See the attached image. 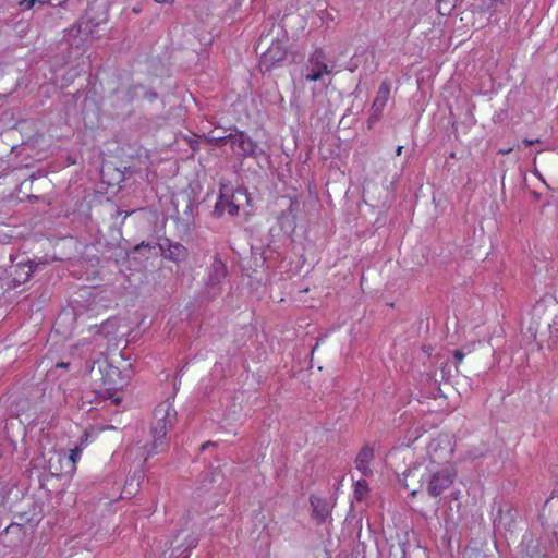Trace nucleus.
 Here are the masks:
<instances>
[{
    "label": "nucleus",
    "mask_w": 558,
    "mask_h": 558,
    "mask_svg": "<svg viewBox=\"0 0 558 558\" xmlns=\"http://www.w3.org/2000/svg\"><path fill=\"white\" fill-rule=\"evenodd\" d=\"M132 484H133V480H131V481L128 483V485L125 486V488H124V494H126V495H132V494H133V492H132V490H129V487H130V486H132Z\"/></svg>",
    "instance_id": "aec40b11"
},
{
    "label": "nucleus",
    "mask_w": 558,
    "mask_h": 558,
    "mask_svg": "<svg viewBox=\"0 0 558 558\" xmlns=\"http://www.w3.org/2000/svg\"><path fill=\"white\" fill-rule=\"evenodd\" d=\"M454 357L457 359L458 363H461L464 359V353L460 350L454 351Z\"/></svg>",
    "instance_id": "a211bd4d"
},
{
    "label": "nucleus",
    "mask_w": 558,
    "mask_h": 558,
    "mask_svg": "<svg viewBox=\"0 0 558 558\" xmlns=\"http://www.w3.org/2000/svg\"><path fill=\"white\" fill-rule=\"evenodd\" d=\"M21 10H29L34 7L35 0H15Z\"/></svg>",
    "instance_id": "f3484780"
},
{
    "label": "nucleus",
    "mask_w": 558,
    "mask_h": 558,
    "mask_svg": "<svg viewBox=\"0 0 558 558\" xmlns=\"http://www.w3.org/2000/svg\"><path fill=\"white\" fill-rule=\"evenodd\" d=\"M225 213H228L230 216H235L239 213V206L234 204L228 196L221 194L218 198L213 214L216 217L222 216Z\"/></svg>",
    "instance_id": "f8f14e48"
},
{
    "label": "nucleus",
    "mask_w": 558,
    "mask_h": 558,
    "mask_svg": "<svg viewBox=\"0 0 558 558\" xmlns=\"http://www.w3.org/2000/svg\"><path fill=\"white\" fill-rule=\"evenodd\" d=\"M198 544V537L190 530H181L171 542L169 558H189L191 550Z\"/></svg>",
    "instance_id": "0eeeda50"
},
{
    "label": "nucleus",
    "mask_w": 558,
    "mask_h": 558,
    "mask_svg": "<svg viewBox=\"0 0 558 558\" xmlns=\"http://www.w3.org/2000/svg\"><path fill=\"white\" fill-rule=\"evenodd\" d=\"M217 143H230L232 151L238 156H252L255 154V143L243 132H235L228 137H213Z\"/></svg>",
    "instance_id": "6e6552de"
},
{
    "label": "nucleus",
    "mask_w": 558,
    "mask_h": 558,
    "mask_svg": "<svg viewBox=\"0 0 558 558\" xmlns=\"http://www.w3.org/2000/svg\"><path fill=\"white\" fill-rule=\"evenodd\" d=\"M453 453L449 440L433 441L428 456L415 461L403 473L404 487L415 496L425 490L430 497H439L456 482L457 469L448 462Z\"/></svg>",
    "instance_id": "f257e3e1"
},
{
    "label": "nucleus",
    "mask_w": 558,
    "mask_h": 558,
    "mask_svg": "<svg viewBox=\"0 0 558 558\" xmlns=\"http://www.w3.org/2000/svg\"><path fill=\"white\" fill-rule=\"evenodd\" d=\"M510 151H512V148H504V149H500V150H499V154H501V155H507V154H509Z\"/></svg>",
    "instance_id": "4be33fe9"
},
{
    "label": "nucleus",
    "mask_w": 558,
    "mask_h": 558,
    "mask_svg": "<svg viewBox=\"0 0 558 558\" xmlns=\"http://www.w3.org/2000/svg\"><path fill=\"white\" fill-rule=\"evenodd\" d=\"M40 445L44 449L41 454V468L47 470L51 476L72 477L76 471V463L81 459L83 447L76 446L70 449L69 453L57 450L51 439L41 432Z\"/></svg>",
    "instance_id": "f03ea898"
},
{
    "label": "nucleus",
    "mask_w": 558,
    "mask_h": 558,
    "mask_svg": "<svg viewBox=\"0 0 558 558\" xmlns=\"http://www.w3.org/2000/svg\"><path fill=\"white\" fill-rule=\"evenodd\" d=\"M523 142H524V144H525L526 146H532V145H534V144L538 143V142H539V140H538V138H535V140H527V138H525Z\"/></svg>",
    "instance_id": "6ab92c4d"
},
{
    "label": "nucleus",
    "mask_w": 558,
    "mask_h": 558,
    "mask_svg": "<svg viewBox=\"0 0 558 558\" xmlns=\"http://www.w3.org/2000/svg\"><path fill=\"white\" fill-rule=\"evenodd\" d=\"M368 492V486H367V483L365 480H359L356 483H355V488H354V494H355V497L361 500L362 498H364L366 496Z\"/></svg>",
    "instance_id": "dca6fc26"
},
{
    "label": "nucleus",
    "mask_w": 558,
    "mask_h": 558,
    "mask_svg": "<svg viewBox=\"0 0 558 558\" xmlns=\"http://www.w3.org/2000/svg\"><path fill=\"white\" fill-rule=\"evenodd\" d=\"M97 364L101 380L100 396L104 399H110L114 404L120 403L122 400L120 390L129 384L133 375L131 366L128 365V367L120 369L106 359L99 360Z\"/></svg>",
    "instance_id": "7ed1b4c3"
},
{
    "label": "nucleus",
    "mask_w": 558,
    "mask_h": 558,
    "mask_svg": "<svg viewBox=\"0 0 558 558\" xmlns=\"http://www.w3.org/2000/svg\"><path fill=\"white\" fill-rule=\"evenodd\" d=\"M331 72L332 68L328 64L325 52L322 49H317L310 56L302 76L307 82H318L324 81Z\"/></svg>",
    "instance_id": "423d86ee"
},
{
    "label": "nucleus",
    "mask_w": 558,
    "mask_h": 558,
    "mask_svg": "<svg viewBox=\"0 0 558 558\" xmlns=\"http://www.w3.org/2000/svg\"><path fill=\"white\" fill-rule=\"evenodd\" d=\"M287 49L282 41L274 40L269 48L262 54L260 66L270 71L286 59Z\"/></svg>",
    "instance_id": "1a4fd4ad"
},
{
    "label": "nucleus",
    "mask_w": 558,
    "mask_h": 558,
    "mask_svg": "<svg viewBox=\"0 0 558 558\" xmlns=\"http://www.w3.org/2000/svg\"><path fill=\"white\" fill-rule=\"evenodd\" d=\"M476 557H477V558H484V557H483V556H481V555H476Z\"/></svg>",
    "instance_id": "b1692460"
},
{
    "label": "nucleus",
    "mask_w": 558,
    "mask_h": 558,
    "mask_svg": "<svg viewBox=\"0 0 558 558\" xmlns=\"http://www.w3.org/2000/svg\"><path fill=\"white\" fill-rule=\"evenodd\" d=\"M402 149H403V147H402V146H398V147H397V149H396V154H397L398 156H400V155H401V153H402Z\"/></svg>",
    "instance_id": "5701e85b"
},
{
    "label": "nucleus",
    "mask_w": 558,
    "mask_h": 558,
    "mask_svg": "<svg viewBox=\"0 0 558 558\" xmlns=\"http://www.w3.org/2000/svg\"><path fill=\"white\" fill-rule=\"evenodd\" d=\"M175 418L177 411L169 402H162L155 409L151 427L153 450L150 454L159 451V447L162 446L167 432L173 426Z\"/></svg>",
    "instance_id": "20e7f679"
},
{
    "label": "nucleus",
    "mask_w": 558,
    "mask_h": 558,
    "mask_svg": "<svg viewBox=\"0 0 558 558\" xmlns=\"http://www.w3.org/2000/svg\"><path fill=\"white\" fill-rule=\"evenodd\" d=\"M504 8V0H471L469 11L472 14V25L483 28L489 24Z\"/></svg>",
    "instance_id": "39448f33"
},
{
    "label": "nucleus",
    "mask_w": 558,
    "mask_h": 558,
    "mask_svg": "<svg viewBox=\"0 0 558 558\" xmlns=\"http://www.w3.org/2000/svg\"><path fill=\"white\" fill-rule=\"evenodd\" d=\"M391 84L389 81L381 82L376 97L372 105V119H377L383 112L389 97H390Z\"/></svg>",
    "instance_id": "9b49d317"
},
{
    "label": "nucleus",
    "mask_w": 558,
    "mask_h": 558,
    "mask_svg": "<svg viewBox=\"0 0 558 558\" xmlns=\"http://www.w3.org/2000/svg\"><path fill=\"white\" fill-rule=\"evenodd\" d=\"M184 256H185V248L182 245L175 244V245H171L170 246V248H169V257L171 259H173L175 262H179Z\"/></svg>",
    "instance_id": "2eb2a0df"
},
{
    "label": "nucleus",
    "mask_w": 558,
    "mask_h": 558,
    "mask_svg": "<svg viewBox=\"0 0 558 558\" xmlns=\"http://www.w3.org/2000/svg\"><path fill=\"white\" fill-rule=\"evenodd\" d=\"M374 460V448L369 445L363 446L356 454L355 469L364 476H372L371 463Z\"/></svg>",
    "instance_id": "9d476101"
},
{
    "label": "nucleus",
    "mask_w": 558,
    "mask_h": 558,
    "mask_svg": "<svg viewBox=\"0 0 558 558\" xmlns=\"http://www.w3.org/2000/svg\"><path fill=\"white\" fill-rule=\"evenodd\" d=\"M227 274L226 265L220 259H215L210 266L209 280L211 283H219Z\"/></svg>",
    "instance_id": "ddd939ff"
},
{
    "label": "nucleus",
    "mask_w": 558,
    "mask_h": 558,
    "mask_svg": "<svg viewBox=\"0 0 558 558\" xmlns=\"http://www.w3.org/2000/svg\"><path fill=\"white\" fill-rule=\"evenodd\" d=\"M154 1L157 3H161V4H163V3L172 4L173 3V0H154Z\"/></svg>",
    "instance_id": "412c9836"
},
{
    "label": "nucleus",
    "mask_w": 558,
    "mask_h": 558,
    "mask_svg": "<svg viewBox=\"0 0 558 558\" xmlns=\"http://www.w3.org/2000/svg\"><path fill=\"white\" fill-rule=\"evenodd\" d=\"M460 0H438V12L441 15H449L458 5Z\"/></svg>",
    "instance_id": "4468645a"
}]
</instances>
